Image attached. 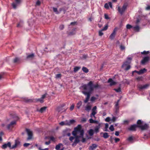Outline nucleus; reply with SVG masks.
<instances>
[{
	"label": "nucleus",
	"instance_id": "nucleus-39",
	"mask_svg": "<svg viewBox=\"0 0 150 150\" xmlns=\"http://www.w3.org/2000/svg\"><path fill=\"white\" fill-rule=\"evenodd\" d=\"M108 27V25H106L102 29V30H103V31L106 30Z\"/></svg>",
	"mask_w": 150,
	"mask_h": 150
},
{
	"label": "nucleus",
	"instance_id": "nucleus-27",
	"mask_svg": "<svg viewBox=\"0 0 150 150\" xmlns=\"http://www.w3.org/2000/svg\"><path fill=\"white\" fill-rule=\"evenodd\" d=\"M47 107H43L41 108L39 110V111L41 113H42L45 111V110L46 109Z\"/></svg>",
	"mask_w": 150,
	"mask_h": 150
},
{
	"label": "nucleus",
	"instance_id": "nucleus-25",
	"mask_svg": "<svg viewBox=\"0 0 150 150\" xmlns=\"http://www.w3.org/2000/svg\"><path fill=\"white\" fill-rule=\"evenodd\" d=\"M96 97L93 96H92L90 100L91 102H93L95 101L96 99H98V95H96Z\"/></svg>",
	"mask_w": 150,
	"mask_h": 150
},
{
	"label": "nucleus",
	"instance_id": "nucleus-63",
	"mask_svg": "<svg viewBox=\"0 0 150 150\" xmlns=\"http://www.w3.org/2000/svg\"><path fill=\"white\" fill-rule=\"evenodd\" d=\"M115 134L116 136H118L119 134V132L118 131H116L115 132Z\"/></svg>",
	"mask_w": 150,
	"mask_h": 150
},
{
	"label": "nucleus",
	"instance_id": "nucleus-47",
	"mask_svg": "<svg viewBox=\"0 0 150 150\" xmlns=\"http://www.w3.org/2000/svg\"><path fill=\"white\" fill-rule=\"evenodd\" d=\"M50 139L51 141H52L53 142H55V139L53 137H50Z\"/></svg>",
	"mask_w": 150,
	"mask_h": 150
},
{
	"label": "nucleus",
	"instance_id": "nucleus-4",
	"mask_svg": "<svg viewBox=\"0 0 150 150\" xmlns=\"http://www.w3.org/2000/svg\"><path fill=\"white\" fill-rule=\"evenodd\" d=\"M82 92L83 94L86 96V97L84 100V102L85 103H87L89 100L91 93V92H88V91H87V90H84L82 91Z\"/></svg>",
	"mask_w": 150,
	"mask_h": 150
},
{
	"label": "nucleus",
	"instance_id": "nucleus-51",
	"mask_svg": "<svg viewBox=\"0 0 150 150\" xmlns=\"http://www.w3.org/2000/svg\"><path fill=\"white\" fill-rule=\"evenodd\" d=\"M74 104H72L71 105V106L70 107V110L71 111L72 110L74 109Z\"/></svg>",
	"mask_w": 150,
	"mask_h": 150
},
{
	"label": "nucleus",
	"instance_id": "nucleus-46",
	"mask_svg": "<svg viewBox=\"0 0 150 150\" xmlns=\"http://www.w3.org/2000/svg\"><path fill=\"white\" fill-rule=\"evenodd\" d=\"M86 121V119L85 118H83L81 119V122H85Z\"/></svg>",
	"mask_w": 150,
	"mask_h": 150
},
{
	"label": "nucleus",
	"instance_id": "nucleus-6",
	"mask_svg": "<svg viewBox=\"0 0 150 150\" xmlns=\"http://www.w3.org/2000/svg\"><path fill=\"white\" fill-rule=\"evenodd\" d=\"M127 6V4H125L123 5L121 8L118 6V11L119 13L121 14H122L126 9Z\"/></svg>",
	"mask_w": 150,
	"mask_h": 150
},
{
	"label": "nucleus",
	"instance_id": "nucleus-3",
	"mask_svg": "<svg viewBox=\"0 0 150 150\" xmlns=\"http://www.w3.org/2000/svg\"><path fill=\"white\" fill-rule=\"evenodd\" d=\"M24 102L26 103H31L32 102H38L39 101L40 103H42L44 102L43 99L41 98L39 99H31L25 98L24 99Z\"/></svg>",
	"mask_w": 150,
	"mask_h": 150
},
{
	"label": "nucleus",
	"instance_id": "nucleus-1",
	"mask_svg": "<svg viewBox=\"0 0 150 150\" xmlns=\"http://www.w3.org/2000/svg\"><path fill=\"white\" fill-rule=\"evenodd\" d=\"M72 134L75 138L74 141L72 144V145L74 146L79 142L80 138H83V136L84 131L82 129L81 125H78L74 128V131L72 132Z\"/></svg>",
	"mask_w": 150,
	"mask_h": 150
},
{
	"label": "nucleus",
	"instance_id": "nucleus-50",
	"mask_svg": "<svg viewBox=\"0 0 150 150\" xmlns=\"http://www.w3.org/2000/svg\"><path fill=\"white\" fill-rule=\"evenodd\" d=\"M47 95V93H45L44 95H42L41 97V98L43 99H44L46 97V96Z\"/></svg>",
	"mask_w": 150,
	"mask_h": 150
},
{
	"label": "nucleus",
	"instance_id": "nucleus-40",
	"mask_svg": "<svg viewBox=\"0 0 150 150\" xmlns=\"http://www.w3.org/2000/svg\"><path fill=\"white\" fill-rule=\"evenodd\" d=\"M133 26L129 24H127L126 25V28L128 29H130L131 28H132Z\"/></svg>",
	"mask_w": 150,
	"mask_h": 150
},
{
	"label": "nucleus",
	"instance_id": "nucleus-33",
	"mask_svg": "<svg viewBox=\"0 0 150 150\" xmlns=\"http://www.w3.org/2000/svg\"><path fill=\"white\" fill-rule=\"evenodd\" d=\"M127 140L129 142H132L133 140V138L132 136L129 137L127 139Z\"/></svg>",
	"mask_w": 150,
	"mask_h": 150
},
{
	"label": "nucleus",
	"instance_id": "nucleus-30",
	"mask_svg": "<svg viewBox=\"0 0 150 150\" xmlns=\"http://www.w3.org/2000/svg\"><path fill=\"white\" fill-rule=\"evenodd\" d=\"M88 134L90 136H92L93 134V129H91L88 131Z\"/></svg>",
	"mask_w": 150,
	"mask_h": 150
},
{
	"label": "nucleus",
	"instance_id": "nucleus-57",
	"mask_svg": "<svg viewBox=\"0 0 150 150\" xmlns=\"http://www.w3.org/2000/svg\"><path fill=\"white\" fill-rule=\"evenodd\" d=\"M92 118H91L89 120V122L91 123H93V120Z\"/></svg>",
	"mask_w": 150,
	"mask_h": 150
},
{
	"label": "nucleus",
	"instance_id": "nucleus-15",
	"mask_svg": "<svg viewBox=\"0 0 150 150\" xmlns=\"http://www.w3.org/2000/svg\"><path fill=\"white\" fill-rule=\"evenodd\" d=\"M7 147L10 148L11 149V143L10 142H8L7 144H3L2 146V149H5Z\"/></svg>",
	"mask_w": 150,
	"mask_h": 150
},
{
	"label": "nucleus",
	"instance_id": "nucleus-13",
	"mask_svg": "<svg viewBox=\"0 0 150 150\" xmlns=\"http://www.w3.org/2000/svg\"><path fill=\"white\" fill-rule=\"evenodd\" d=\"M15 0L16 2V3H13L12 4V6L14 9H16V8L17 5L20 4L21 2V0Z\"/></svg>",
	"mask_w": 150,
	"mask_h": 150
},
{
	"label": "nucleus",
	"instance_id": "nucleus-32",
	"mask_svg": "<svg viewBox=\"0 0 150 150\" xmlns=\"http://www.w3.org/2000/svg\"><path fill=\"white\" fill-rule=\"evenodd\" d=\"M82 70L85 73H87L88 72V69L85 67H83L82 68Z\"/></svg>",
	"mask_w": 150,
	"mask_h": 150
},
{
	"label": "nucleus",
	"instance_id": "nucleus-31",
	"mask_svg": "<svg viewBox=\"0 0 150 150\" xmlns=\"http://www.w3.org/2000/svg\"><path fill=\"white\" fill-rule=\"evenodd\" d=\"M82 105L81 101H79L77 103L76 107L78 109H79Z\"/></svg>",
	"mask_w": 150,
	"mask_h": 150
},
{
	"label": "nucleus",
	"instance_id": "nucleus-24",
	"mask_svg": "<svg viewBox=\"0 0 150 150\" xmlns=\"http://www.w3.org/2000/svg\"><path fill=\"white\" fill-rule=\"evenodd\" d=\"M62 146V144H58L55 147V149L56 150H63V148H62L61 149H60V148L61 146Z\"/></svg>",
	"mask_w": 150,
	"mask_h": 150
},
{
	"label": "nucleus",
	"instance_id": "nucleus-54",
	"mask_svg": "<svg viewBox=\"0 0 150 150\" xmlns=\"http://www.w3.org/2000/svg\"><path fill=\"white\" fill-rule=\"evenodd\" d=\"M30 145L29 143H25L23 144V146L24 147H27Z\"/></svg>",
	"mask_w": 150,
	"mask_h": 150
},
{
	"label": "nucleus",
	"instance_id": "nucleus-52",
	"mask_svg": "<svg viewBox=\"0 0 150 150\" xmlns=\"http://www.w3.org/2000/svg\"><path fill=\"white\" fill-rule=\"evenodd\" d=\"M110 120V118L108 117L105 119V121L107 122H109Z\"/></svg>",
	"mask_w": 150,
	"mask_h": 150
},
{
	"label": "nucleus",
	"instance_id": "nucleus-44",
	"mask_svg": "<svg viewBox=\"0 0 150 150\" xmlns=\"http://www.w3.org/2000/svg\"><path fill=\"white\" fill-rule=\"evenodd\" d=\"M41 4V2L39 0H38L36 3V5L37 6H40Z\"/></svg>",
	"mask_w": 150,
	"mask_h": 150
},
{
	"label": "nucleus",
	"instance_id": "nucleus-23",
	"mask_svg": "<svg viewBox=\"0 0 150 150\" xmlns=\"http://www.w3.org/2000/svg\"><path fill=\"white\" fill-rule=\"evenodd\" d=\"M133 30L135 32H139V30L140 27L139 26L137 25L132 28Z\"/></svg>",
	"mask_w": 150,
	"mask_h": 150
},
{
	"label": "nucleus",
	"instance_id": "nucleus-58",
	"mask_svg": "<svg viewBox=\"0 0 150 150\" xmlns=\"http://www.w3.org/2000/svg\"><path fill=\"white\" fill-rule=\"evenodd\" d=\"M115 142L116 143L120 141V139L118 138H115Z\"/></svg>",
	"mask_w": 150,
	"mask_h": 150
},
{
	"label": "nucleus",
	"instance_id": "nucleus-42",
	"mask_svg": "<svg viewBox=\"0 0 150 150\" xmlns=\"http://www.w3.org/2000/svg\"><path fill=\"white\" fill-rule=\"evenodd\" d=\"M61 74H58L56 75L55 78H60L61 77Z\"/></svg>",
	"mask_w": 150,
	"mask_h": 150
},
{
	"label": "nucleus",
	"instance_id": "nucleus-5",
	"mask_svg": "<svg viewBox=\"0 0 150 150\" xmlns=\"http://www.w3.org/2000/svg\"><path fill=\"white\" fill-rule=\"evenodd\" d=\"M130 63V62L127 61L125 62L122 64V68L126 71L129 70L130 68V66L129 65Z\"/></svg>",
	"mask_w": 150,
	"mask_h": 150
},
{
	"label": "nucleus",
	"instance_id": "nucleus-36",
	"mask_svg": "<svg viewBox=\"0 0 150 150\" xmlns=\"http://www.w3.org/2000/svg\"><path fill=\"white\" fill-rule=\"evenodd\" d=\"M20 60V59L18 57H16L13 60V62L14 63H16Z\"/></svg>",
	"mask_w": 150,
	"mask_h": 150
},
{
	"label": "nucleus",
	"instance_id": "nucleus-37",
	"mask_svg": "<svg viewBox=\"0 0 150 150\" xmlns=\"http://www.w3.org/2000/svg\"><path fill=\"white\" fill-rule=\"evenodd\" d=\"M103 31V30H102L101 29L99 31L98 33L99 36H101L103 35V33L102 32V31Z\"/></svg>",
	"mask_w": 150,
	"mask_h": 150
},
{
	"label": "nucleus",
	"instance_id": "nucleus-28",
	"mask_svg": "<svg viewBox=\"0 0 150 150\" xmlns=\"http://www.w3.org/2000/svg\"><path fill=\"white\" fill-rule=\"evenodd\" d=\"M64 106V105L63 106H59L57 108V110L59 112H62L63 110V109L62 108L63 106Z\"/></svg>",
	"mask_w": 150,
	"mask_h": 150
},
{
	"label": "nucleus",
	"instance_id": "nucleus-20",
	"mask_svg": "<svg viewBox=\"0 0 150 150\" xmlns=\"http://www.w3.org/2000/svg\"><path fill=\"white\" fill-rule=\"evenodd\" d=\"M108 82L110 83V86H112V85H115L116 84V82L114 81L112 79H109L108 81Z\"/></svg>",
	"mask_w": 150,
	"mask_h": 150
},
{
	"label": "nucleus",
	"instance_id": "nucleus-10",
	"mask_svg": "<svg viewBox=\"0 0 150 150\" xmlns=\"http://www.w3.org/2000/svg\"><path fill=\"white\" fill-rule=\"evenodd\" d=\"M26 131L28 135V137L27 138V139H30L32 138L33 136L32 132L30 131L29 129H26Z\"/></svg>",
	"mask_w": 150,
	"mask_h": 150
},
{
	"label": "nucleus",
	"instance_id": "nucleus-34",
	"mask_svg": "<svg viewBox=\"0 0 150 150\" xmlns=\"http://www.w3.org/2000/svg\"><path fill=\"white\" fill-rule=\"evenodd\" d=\"M109 137V135L107 133L105 132L103 134V137L105 139Z\"/></svg>",
	"mask_w": 150,
	"mask_h": 150
},
{
	"label": "nucleus",
	"instance_id": "nucleus-18",
	"mask_svg": "<svg viewBox=\"0 0 150 150\" xmlns=\"http://www.w3.org/2000/svg\"><path fill=\"white\" fill-rule=\"evenodd\" d=\"M149 58L148 57H145L141 61V63L142 64H144L145 63L147 62L149 60Z\"/></svg>",
	"mask_w": 150,
	"mask_h": 150
},
{
	"label": "nucleus",
	"instance_id": "nucleus-26",
	"mask_svg": "<svg viewBox=\"0 0 150 150\" xmlns=\"http://www.w3.org/2000/svg\"><path fill=\"white\" fill-rule=\"evenodd\" d=\"M146 71V69L144 68L140 70L138 72V74H141Z\"/></svg>",
	"mask_w": 150,
	"mask_h": 150
},
{
	"label": "nucleus",
	"instance_id": "nucleus-19",
	"mask_svg": "<svg viewBox=\"0 0 150 150\" xmlns=\"http://www.w3.org/2000/svg\"><path fill=\"white\" fill-rule=\"evenodd\" d=\"M109 6H110V8H112V4L111 2H109L108 4H105L104 5V7L105 8L108 9L109 8Z\"/></svg>",
	"mask_w": 150,
	"mask_h": 150
},
{
	"label": "nucleus",
	"instance_id": "nucleus-41",
	"mask_svg": "<svg viewBox=\"0 0 150 150\" xmlns=\"http://www.w3.org/2000/svg\"><path fill=\"white\" fill-rule=\"evenodd\" d=\"M109 129L111 130V131H113L114 130V128L113 126V125H111L110 127H109Z\"/></svg>",
	"mask_w": 150,
	"mask_h": 150
},
{
	"label": "nucleus",
	"instance_id": "nucleus-2",
	"mask_svg": "<svg viewBox=\"0 0 150 150\" xmlns=\"http://www.w3.org/2000/svg\"><path fill=\"white\" fill-rule=\"evenodd\" d=\"M99 87V85L98 84L93 85V83L92 81H90L87 84H84L81 86V88L84 90H87L88 89V92H91L92 93V91L94 89H96Z\"/></svg>",
	"mask_w": 150,
	"mask_h": 150
},
{
	"label": "nucleus",
	"instance_id": "nucleus-21",
	"mask_svg": "<svg viewBox=\"0 0 150 150\" xmlns=\"http://www.w3.org/2000/svg\"><path fill=\"white\" fill-rule=\"evenodd\" d=\"M100 124H99V125L97 126H96L95 129H94V131L96 133H97L99 132V129L100 128Z\"/></svg>",
	"mask_w": 150,
	"mask_h": 150
},
{
	"label": "nucleus",
	"instance_id": "nucleus-49",
	"mask_svg": "<svg viewBox=\"0 0 150 150\" xmlns=\"http://www.w3.org/2000/svg\"><path fill=\"white\" fill-rule=\"evenodd\" d=\"M149 51H145L141 52V54H146L149 53Z\"/></svg>",
	"mask_w": 150,
	"mask_h": 150
},
{
	"label": "nucleus",
	"instance_id": "nucleus-14",
	"mask_svg": "<svg viewBox=\"0 0 150 150\" xmlns=\"http://www.w3.org/2000/svg\"><path fill=\"white\" fill-rule=\"evenodd\" d=\"M138 127V125H134L130 126L128 129V130L130 131H135L136 128Z\"/></svg>",
	"mask_w": 150,
	"mask_h": 150
},
{
	"label": "nucleus",
	"instance_id": "nucleus-55",
	"mask_svg": "<svg viewBox=\"0 0 150 150\" xmlns=\"http://www.w3.org/2000/svg\"><path fill=\"white\" fill-rule=\"evenodd\" d=\"M64 28V26L63 25H61L59 26V28L61 30H62Z\"/></svg>",
	"mask_w": 150,
	"mask_h": 150
},
{
	"label": "nucleus",
	"instance_id": "nucleus-11",
	"mask_svg": "<svg viewBox=\"0 0 150 150\" xmlns=\"http://www.w3.org/2000/svg\"><path fill=\"white\" fill-rule=\"evenodd\" d=\"M149 86V84H146L144 85H139L138 88L139 90L141 91L142 90L147 89Z\"/></svg>",
	"mask_w": 150,
	"mask_h": 150
},
{
	"label": "nucleus",
	"instance_id": "nucleus-48",
	"mask_svg": "<svg viewBox=\"0 0 150 150\" xmlns=\"http://www.w3.org/2000/svg\"><path fill=\"white\" fill-rule=\"evenodd\" d=\"M120 48L121 50H125V47L123 45H121L120 47Z\"/></svg>",
	"mask_w": 150,
	"mask_h": 150
},
{
	"label": "nucleus",
	"instance_id": "nucleus-53",
	"mask_svg": "<svg viewBox=\"0 0 150 150\" xmlns=\"http://www.w3.org/2000/svg\"><path fill=\"white\" fill-rule=\"evenodd\" d=\"M104 16L105 18L106 19H109L110 18L108 15L107 14H105L104 15Z\"/></svg>",
	"mask_w": 150,
	"mask_h": 150
},
{
	"label": "nucleus",
	"instance_id": "nucleus-61",
	"mask_svg": "<svg viewBox=\"0 0 150 150\" xmlns=\"http://www.w3.org/2000/svg\"><path fill=\"white\" fill-rule=\"evenodd\" d=\"M116 120V118L115 117H112V120H111L112 121L114 122Z\"/></svg>",
	"mask_w": 150,
	"mask_h": 150
},
{
	"label": "nucleus",
	"instance_id": "nucleus-35",
	"mask_svg": "<svg viewBox=\"0 0 150 150\" xmlns=\"http://www.w3.org/2000/svg\"><path fill=\"white\" fill-rule=\"evenodd\" d=\"M53 11L55 12L57 14H58L59 13V12L58 11L57 9V8L53 7Z\"/></svg>",
	"mask_w": 150,
	"mask_h": 150
},
{
	"label": "nucleus",
	"instance_id": "nucleus-56",
	"mask_svg": "<svg viewBox=\"0 0 150 150\" xmlns=\"http://www.w3.org/2000/svg\"><path fill=\"white\" fill-rule=\"evenodd\" d=\"M132 58L131 57H128L127 59V61L128 62H131V61L132 59Z\"/></svg>",
	"mask_w": 150,
	"mask_h": 150
},
{
	"label": "nucleus",
	"instance_id": "nucleus-64",
	"mask_svg": "<svg viewBox=\"0 0 150 150\" xmlns=\"http://www.w3.org/2000/svg\"><path fill=\"white\" fill-rule=\"evenodd\" d=\"M74 139V137H70L69 138V140L70 141H71V142H72L73 140Z\"/></svg>",
	"mask_w": 150,
	"mask_h": 150
},
{
	"label": "nucleus",
	"instance_id": "nucleus-45",
	"mask_svg": "<svg viewBox=\"0 0 150 150\" xmlns=\"http://www.w3.org/2000/svg\"><path fill=\"white\" fill-rule=\"evenodd\" d=\"M142 121L140 120H138L137 121V124L138 125H142Z\"/></svg>",
	"mask_w": 150,
	"mask_h": 150
},
{
	"label": "nucleus",
	"instance_id": "nucleus-17",
	"mask_svg": "<svg viewBox=\"0 0 150 150\" xmlns=\"http://www.w3.org/2000/svg\"><path fill=\"white\" fill-rule=\"evenodd\" d=\"M117 31L116 28H115L114 29L113 32L110 35V39L112 40L115 37V35L116 34V32Z\"/></svg>",
	"mask_w": 150,
	"mask_h": 150
},
{
	"label": "nucleus",
	"instance_id": "nucleus-60",
	"mask_svg": "<svg viewBox=\"0 0 150 150\" xmlns=\"http://www.w3.org/2000/svg\"><path fill=\"white\" fill-rule=\"evenodd\" d=\"M50 143V141H49L48 142H45V144L46 145H48Z\"/></svg>",
	"mask_w": 150,
	"mask_h": 150
},
{
	"label": "nucleus",
	"instance_id": "nucleus-59",
	"mask_svg": "<svg viewBox=\"0 0 150 150\" xmlns=\"http://www.w3.org/2000/svg\"><path fill=\"white\" fill-rule=\"evenodd\" d=\"M75 33V30H74V32H70L69 34V35H73Z\"/></svg>",
	"mask_w": 150,
	"mask_h": 150
},
{
	"label": "nucleus",
	"instance_id": "nucleus-9",
	"mask_svg": "<svg viewBox=\"0 0 150 150\" xmlns=\"http://www.w3.org/2000/svg\"><path fill=\"white\" fill-rule=\"evenodd\" d=\"M21 146V142L18 139H16L15 142V144L11 146V149H14L17 147H20Z\"/></svg>",
	"mask_w": 150,
	"mask_h": 150
},
{
	"label": "nucleus",
	"instance_id": "nucleus-7",
	"mask_svg": "<svg viewBox=\"0 0 150 150\" xmlns=\"http://www.w3.org/2000/svg\"><path fill=\"white\" fill-rule=\"evenodd\" d=\"M97 107L96 106H94L92 109V112L90 114V116L91 118L96 119V117L95 115L97 113L96 110Z\"/></svg>",
	"mask_w": 150,
	"mask_h": 150
},
{
	"label": "nucleus",
	"instance_id": "nucleus-16",
	"mask_svg": "<svg viewBox=\"0 0 150 150\" xmlns=\"http://www.w3.org/2000/svg\"><path fill=\"white\" fill-rule=\"evenodd\" d=\"M97 147V145L96 144H92L89 147V150H94Z\"/></svg>",
	"mask_w": 150,
	"mask_h": 150
},
{
	"label": "nucleus",
	"instance_id": "nucleus-12",
	"mask_svg": "<svg viewBox=\"0 0 150 150\" xmlns=\"http://www.w3.org/2000/svg\"><path fill=\"white\" fill-rule=\"evenodd\" d=\"M138 127L140 128L142 130H144L147 129L149 126L147 124H145L143 125H138Z\"/></svg>",
	"mask_w": 150,
	"mask_h": 150
},
{
	"label": "nucleus",
	"instance_id": "nucleus-43",
	"mask_svg": "<svg viewBox=\"0 0 150 150\" xmlns=\"http://www.w3.org/2000/svg\"><path fill=\"white\" fill-rule=\"evenodd\" d=\"M114 90H115L117 92H120L121 91V88H119L117 89H114Z\"/></svg>",
	"mask_w": 150,
	"mask_h": 150
},
{
	"label": "nucleus",
	"instance_id": "nucleus-38",
	"mask_svg": "<svg viewBox=\"0 0 150 150\" xmlns=\"http://www.w3.org/2000/svg\"><path fill=\"white\" fill-rule=\"evenodd\" d=\"M34 54H30L29 55H28L27 56V58H32L34 56Z\"/></svg>",
	"mask_w": 150,
	"mask_h": 150
},
{
	"label": "nucleus",
	"instance_id": "nucleus-22",
	"mask_svg": "<svg viewBox=\"0 0 150 150\" xmlns=\"http://www.w3.org/2000/svg\"><path fill=\"white\" fill-rule=\"evenodd\" d=\"M91 105L88 104L85 107V110L88 111H90L91 109Z\"/></svg>",
	"mask_w": 150,
	"mask_h": 150
},
{
	"label": "nucleus",
	"instance_id": "nucleus-62",
	"mask_svg": "<svg viewBox=\"0 0 150 150\" xmlns=\"http://www.w3.org/2000/svg\"><path fill=\"white\" fill-rule=\"evenodd\" d=\"M76 24H77L76 22H72L71 23H70V24L71 25H76Z\"/></svg>",
	"mask_w": 150,
	"mask_h": 150
},
{
	"label": "nucleus",
	"instance_id": "nucleus-8",
	"mask_svg": "<svg viewBox=\"0 0 150 150\" xmlns=\"http://www.w3.org/2000/svg\"><path fill=\"white\" fill-rule=\"evenodd\" d=\"M16 124V121H13L11 122L10 124L7 125V128L9 130H11Z\"/></svg>",
	"mask_w": 150,
	"mask_h": 150
},
{
	"label": "nucleus",
	"instance_id": "nucleus-29",
	"mask_svg": "<svg viewBox=\"0 0 150 150\" xmlns=\"http://www.w3.org/2000/svg\"><path fill=\"white\" fill-rule=\"evenodd\" d=\"M81 69L80 67L76 66L74 68V72H76Z\"/></svg>",
	"mask_w": 150,
	"mask_h": 150
}]
</instances>
